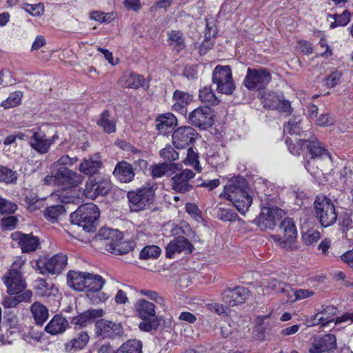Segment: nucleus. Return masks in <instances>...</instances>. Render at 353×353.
Returning a JSON list of instances; mask_svg holds the SVG:
<instances>
[{
    "label": "nucleus",
    "instance_id": "1",
    "mask_svg": "<svg viewBox=\"0 0 353 353\" xmlns=\"http://www.w3.org/2000/svg\"><path fill=\"white\" fill-rule=\"evenodd\" d=\"M220 197L231 201L241 214H245L253 201L248 183L241 176L230 179L220 194Z\"/></svg>",
    "mask_w": 353,
    "mask_h": 353
},
{
    "label": "nucleus",
    "instance_id": "2",
    "mask_svg": "<svg viewBox=\"0 0 353 353\" xmlns=\"http://www.w3.org/2000/svg\"><path fill=\"white\" fill-rule=\"evenodd\" d=\"M100 216L98 207L92 203L81 205L70 214L72 223L81 227L83 230L93 232L97 229V219Z\"/></svg>",
    "mask_w": 353,
    "mask_h": 353
},
{
    "label": "nucleus",
    "instance_id": "3",
    "mask_svg": "<svg viewBox=\"0 0 353 353\" xmlns=\"http://www.w3.org/2000/svg\"><path fill=\"white\" fill-rule=\"evenodd\" d=\"M105 250L116 255H122L131 250V246L122 241L121 232L109 228H101L97 236Z\"/></svg>",
    "mask_w": 353,
    "mask_h": 353
},
{
    "label": "nucleus",
    "instance_id": "4",
    "mask_svg": "<svg viewBox=\"0 0 353 353\" xmlns=\"http://www.w3.org/2000/svg\"><path fill=\"white\" fill-rule=\"evenodd\" d=\"M296 143L299 148H296L294 145L292 146L290 144L289 145V150L291 153L298 154L301 148L303 147L307 148L311 154V158L310 160L305 162V167L311 174H316L314 168L316 159L322 157H327L329 159L331 158L328 151L324 147L321 146V143L315 137H312L310 139H299L297 140Z\"/></svg>",
    "mask_w": 353,
    "mask_h": 353
},
{
    "label": "nucleus",
    "instance_id": "5",
    "mask_svg": "<svg viewBox=\"0 0 353 353\" xmlns=\"http://www.w3.org/2000/svg\"><path fill=\"white\" fill-rule=\"evenodd\" d=\"M316 216L321 226L324 228L334 225L338 214L332 201L323 195L316 196L314 202Z\"/></svg>",
    "mask_w": 353,
    "mask_h": 353
},
{
    "label": "nucleus",
    "instance_id": "6",
    "mask_svg": "<svg viewBox=\"0 0 353 353\" xmlns=\"http://www.w3.org/2000/svg\"><path fill=\"white\" fill-rule=\"evenodd\" d=\"M154 185H147L129 192L127 196L132 211L139 212L149 208L154 201Z\"/></svg>",
    "mask_w": 353,
    "mask_h": 353
},
{
    "label": "nucleus",
    "instance_id": "7",
    "mask_svg": "<svg viewBox=\"0 0 353 353\" xmlns=\"http://www.w3.org/2000/svg\"><path fill=\"white\" fill-rule=\"evenodd\" d=\"M212 83L216 85L218 92L230 95L235 90L232 70L229 65H218L212 72Z\"/></svg>",
    "mask_w": 353,
    "mask_h": 353
},
{
    "label": "nucleus",
    "instance_id": "8",
    "mask_svg": "<svg viewBox=\"0 0 353 353\" xmlns=\"http://www.w3.org/2000/svg\"><path fill=\"white\" fill-rule=\"evenodd\" d=\"M271 79L270 72L265 68H248L243 84L250 90H259L264 88L270 82Z\"/></svg>",
    "mask_w": 353,
    "mask_h": 353
},
{
    "label": "nucleus",
    "instance_id": "9",
    "mask_svg": "<svg viewBox=\"0 0 353 353\" xmlns=\"http://www.w3.org/2000/svg\"><path fill=\"white\" fill-rule=\"evenodd\" d=\"M3 283L7 288L8 295L23 293L27 290V284L23 279L19 268L10 269L2 277Z\"/></svg>",
    "mask_w": 353,
    "mask_h": 353
},
{
    "label": "nucleus",
    "instance_id": "10",
    "mask_svg": "<svg viewBox=\"0 0 353 353\" xmlns=\"http://www.w3.org/2000/svg\"><path fill=\"white\" fill-rule=\"evenodd\" d=\"M285 216V212L274 206L263 207L258 218L254 220L261 230H272L276 222Z\"/></svg>",
    "mask_w": 353,
    "mask_h": 353
},
{
    "label": "nucleus",
    "instance_id": "11",
    "mask_svg": "<svg viewBox=\"0 0 353 353\" xmlns=\"http://www.w3.org/2000/svg\"><path fill=\"white\" fill-rule=\"evenodd\" d=\"M53 178L54 183L63 189L77 187L82 183L84 179L80 174L66 167L58 168Z\"/></svg>",
    "mask_w": 353,
    "mask_h": 353
},
{
    "label": "nucleus",
    "instance_id": "12",
    "mask_svg": "<svg viewBox=\"0 0 353 353\" xmlns=\"http://www.w3.org/2000/svg\"><path fill=\"white\" fill-rule=\"evenodd\" d=\"M213 110L208 105L199 106L190 112L189 123L200 129L205 130L211 127L214 123Z\"/></svg>",
    "mask_w": 353,
    "mask_h": 353
},
{
    "label": "nucleus",
    "instance_id": "13",
    "mask_svg": "<svg viewBox=\"0 0 353 353\" xmlns=\"http://www.w3.org/2000/svg\"><path fill=\"white\" fill-rule=\"evenodd\" d=\"M197 136V132L192 127H179L172 134V143L178 149L185 148L193 143Z\"/></svg>",
    "mask_w": 353,
    "mask_h": 353
},
{
    "label": "nucleus",
    "instance_id": "14",
    "mask_svg": "<svg viewBox=\"0 0 353 353\" xmlns=\"http://www.w3.org/2000/svg\"><path fill=\"white\" fill-rule=\"evenodd\" d=\"M123 333L121 323L112 321L100 319L95 323V334L103 339H114Z\"/></svg>",
    "mask_w": 353,
    "mask_h": 353
},
{
    "label": "nucleus",
    "instance_id": "15",
    "mask_svg": "<svg viewBox=\"0 0 353 353\" xmlns=\"http://www.w3.org/2000/svg\"><path fill=\"white\" fill-rule=\"evenodd\" d=\"M194 250V245L184 236H176L170 241L165 247V257L174 259L176 254L182 252L190 254Z\"/></svg>",
    "mask_w": 353,
    "mask_h": 353
},
{
    "label": "nucleus",
    "instance_id": "16",
    "mask_svg": "<svg viewBox=\"0 0 353 353\" xmlns=\"http://www.w3.org/2000/svg\"><path fill=\"white\" fill-rule=\"evenodd\" d=\"M195 176L194 172L190 169H185L181 172L176 174L171 179L172 188L176 192L181 194L190 192L193 186L190 181Z\"/></svg>",
    "mask_w": 353,
    "mask_h": 353
},
{
    "label": "nucleus",
    "instance_id": "17",
    "mask_svg": "<svg viewBox=\"0 0 353 353\" xmlns=\"http://www.w3.org/2000/svg\"><path fill=\"white\" fill-rule=\"evenodd\" d=\"M111 188V182L108 178H103L96 181L90 179L85 185V194L92 199L100 195H106Z\"/></svg>",
    "mask_w": 353,
    "mask_h": 353
},
{
    "label": "nucleus",
    "instance_id": "18",
    "mask_svg": "<svg viewBox=\"0 0 353 353\" xmlns=\"http://www.w3.org/2000/svg\"><path fill=\"white\" fill-rule=\"evenodd\" d=\"M250 296V292L243 287L228 288L222 294V300L229 306L233 307L243 303Z\"/></svg>",
    "mask_w": 353,
    "mask_h": 353
},
{
    "label": "nucleus",
    "instance_id": "19",
    "mask_svg": "<svg viewBox=\"0 0 353 353\" xmlns=\"http://www.w3.org/2000/svg\"><path fill=\"white\" fill-rule=\"evenodd\" d=\"M336 347L335 336L328 334L314 338L308 351L310 353H323L332 350Z\"/></svg>",
    "mask_w": 353,
    "mask_h": 353
},
{
    "label": "nucleus",
    "instance_id": "20",
    "mask_svg": "<svg viewBox=\"0 0 353 353\" xmlns=\"http://www.w3.org/2000/svg\"><path fill=\"white\" fill-rule=\"evenodd\" d=\"M12 239L17 242L23 252L35 251L39 246V238L31 234H23L21 232H14L11 234Z\"/></svg>",
    "mask_w": 353,
    "mask_h": 353
},
{
    "label": "nucleus",
    "instance_id": "21",
    "mask_svg": "<svg viewBox=\"0 0 353 353\" xmlns=\"http://www.w3.org/2000/svg\"><path fill=\"white\" fill-rule=\"evenodd\" d=\"M193 101V97L189 92L176 90L172 95V109L183 116L187 114V106Z\"/></svg>",
    "mask_w": 353,
    "mask_h": 353
},
{
    "label": "nucleus",
    "instance_id": "22",
    "mask_svg": "<svg viewBox=\"0 0 353 353\" xmlns=\"http://www.w3.org/2000/svg\"><path fill=\"white\" fill-rule=\"evenodd\" d=\"M90 336L85 331L78 332L73 338L64 344V350L68 353H74L83 350L88 343Z\"/></svg>",
    "mask_w": 353,
    "mask_h": 353
},
{
    "label": "nucleus",
    "instance_id": "23",
    "mask_svg": "<svg viewBox=\"0 0 353 353\" xmlns=\"http://www.w3.org/2000/svg\"><path fill=\"white\" fill-rule=\"evenodd\" d=\"M67 276L68 284L70 288L79 292L85 291L90 273L70 270Z\"/></svg>",
    "mask_w": 353,
    "mask_h": 353
},
{
    "label": "nucleus",
    "instance_id": "24",
    "mask_svg": "<svg viewBox=\"0 0 353 353\" xmlns=\"http://www.w3.org/2000/svg\"><path fill=\"white\" fill-rule=\"evenodd\" d=\"M134 311L137 316L144 321L157 317L154 304L144 299H139L135 302Z\"/></svg>",
    "mask_w": 353,
    "mask_h": 353
},
{
    "label": "nucleus",
    "instance_id": "25",
    "mask_svg": "<svg viewBox=\"0 0 353 353\" xmlns=\"http://www.w3.org/2000/svg\"><path fill=\"white\" fill-rule=\"evenodd\" d=\"M101 166V157L95 154L83 160L79 165V171L85 175L92 176L98 173Z\"/></svg>",
    "mask_w": 353,
    "mask_h": 353
},
{
    "label": "nucleus",
    "instance_id": "26",
    "mask_svg": "<svg viewBox=\"0 0 353 353\" xmlns=\"http://www.w3.org/2000/svg\"><path fill=\"white\" fill-rule=\"evenodd\" d=\"M113 174L121 182L129 183L134 179L135 173L131 164L122 161L116 165Z\"/></svg>",
    "mask_w": 353,
    "mask_h": 353
},
{
    "label": "nucleus",
    "instance_id": "27",
    "mask_svg": "<svg viewBox=\"0 0 353 353\" xmlns=\"http://www.w3.org/2000/svg\"><path fill=\"white\" fill-rule=\"evenodd\" d=\"M52 143V140L47 139L43 133L34 132L30 139L32 148L40 154L47 153Z\"/></svg>",
    "mask_w": 353,
    "mask_h": 353
},
{
    "label": "nucleus",
    "instance_id": "28",
    "mask_svg": "<svg viewBox=\"0 0 353 353\" xmlns=\"http://www.w3.org/2000/svg\"><path fill=\"white\" fill-rule=\"evenodd\" d=\"M102 309H90L72 318V323L80 327H86L90 324L96 318L103 316Z\"/></svg>",
    "mask_w": 353,
    "mask_h": 353
},
{
    "label": "nucleus",
    "instance_id": "29",
    "mask_svg": "<svg viewBox=\"0 0 353 353\" xmlns=\"http://www.w3.org/2000/svg\"><path fill=\"white\" fill-rule=\"evenodd\" d=\"M156 128L159 133L165 134L176 125V117L170 112L159 115L155 120Z\"/></svg>",
    "mask_w": 353,
    "mask_h": 353
},
{
    "label": "nucleus",
    "instance_id": "30",
    "mask_svg": "<svg viewBox=\"0 0 353 353\" xmlns=\"http://www.w3.org/2000/svg\"><path fill=\"white\" fill-rule=\"evenodd\" d=\"M336 314V308L334 306L327 305L323 307L322 310L315 314L312 319V325H322L326 326L330 322L334 321V316Z\"/></svg>",
    "mask_w": 353,
    "mask_h": 353
},
{
    "label": "nucleus",
    "instance_id": "31",
    "mask_svg": "<svg viewBox=\"0 0 353 353\" xmlns=\"http://www.w3.org/2000/svg\"><path fill=\"white\" fill-rule=\"evenodd\" d=\"M32 296V291H25L23 293L5 296L3 297L1 304L5 308H14L20 303H30Z\"/></svg>",
    "mask_w": 353,
    "mask_h": 353
},
{
    "label": "nucleus",
    "instance_id": "32",
    "mask_svg": "<svg viewBox=\"0 0 353 353\" xmlns=\"http://www.w3.org/2000/svg\"><path fill=\"white\" fill-rule=\"evenodd\" d=\"M281 230L283 232L284 247H287V243H293L297 237V230L294 221L292 219L286 218L281 223Z\"/></svg>",
    "mask_w": 353,
    "mask_h": 353
},
{
    "label": "nucleus",
    "instance_id": "33",
    "mask_svg": "<svg viewBox=\"0 0 353 353\" xmlns=\"http://www.w3.org/2000/svg\"><path fill=\"white\" fill-rule=\"evenodd\" d=\"M263 291H265L267 294L272 292H281L285 295L286 300L291 299L292 296H290V293L292 292V289L290 286L285 283L279 282V281L271 279H269L266 284L264 285Z\"/></svg>",
    "mask_w": 353,
    "mask_h": 353
},
{
    "label": "nucleus",
    "instance_id": "34",
    "mask_svg": "<svg viewBox=\"0 0 353 353\" xmlns=\"http://www.w3.org/2000/svg\"><path fill=\"white\" fill-rule=\"evenodd\" d=\"M168 46L177 53L185 49L186 45L183 34L179 30H171L168 33Z\"/></svg>",
    "mask_w": 353,
    "mask_h": 353
},
{
    "label": "nucleus",
    "instance_id": "35",
    "mask_svg": "<svg viewBox=\"0 0 353 353\" xmlns=\"http://www.w3.org/2000/svg\"><path fill=\"white\" fill-rule=\"evenodd\" d=\"M30 312L35 323L39 325H42L49 317L48 309L39 302L32 304Z\"/></svg>",
    "mask_w": 353,
    "mask_h": 353
},
{
    "label": "nucleus",
    "instance_id": "36",
    "mask_svg": "<svg viewBox=\"0 0 353 353\" xmlns=\"http://www.w3.org/2000/svg\"><path fill=\"white\" fill-rule=\"evenodd\" d=\"M67 325L68 322L65 318L56 315L48 323L45 330L51 334H57L63 332Z\"/></svg>",
    "mask_w": 353,
    "mask_h": 353
},
{
    "label": "nucleus",
    "instance_id": "37",
    "mask_svg": "<svg viewBox=\"0 0 353 353\" xmlns=\"http://www.w3.org/2000/svg\"><path fill=\"white\" fill-rule=\"evenodd\" d=\"M176 169H179L178 164L163 163L152 165L151 172L153 177L159 178L174 172Z\"/></svg>",
    "mask_w": 353,
    "mask_h": 353
},
{
    "label": "nucleus",
    "instance_id": "38",
    "mask_svg": "<svg viewBox=\"0 0 353 353\" xmlns=\"http://www.w3.org/2000/svg\"><path fill=\"white\" fill-rule=\"evenodd\" d=\"M199 100L208 106H213L219 103L220 101L216 97L210 86H205L199 90Z\"/></svg>",
    "mask_w": 353,
    "mask_h": 353
},
{
    "label": "nucleus",
    "instance_id": "39",
    "mask_svg": "<svg viewBox=\"0 0 353 353\" xmlns=\"http://www.w3.org/2000/svg\"><path fill=\"white\" fill-rule=\"evenodd\" d=\"M105 284V280L101 275L90 273L85 291L92 292H99Z\"/></svg>",
    "mask_w": 353,
    "mask_h": 353
},
{
    "label": "nucleus",
    "instance_id": "40",
    "mask_svg": "<svg viewBox=\"0 0 353 353\" xmlns=\"http://www.w3.org/2000/svg\"><path fill=\"white\" fill-rule=\"evenodd\" d=\"M142 343L139 340L130 339L123 343L114 353H141Z\"/></svg>",
    "mask_w": 353,
    "mask_h": 353
},
{
    "label": "nucleus",
    "instance_id": "41",
    "mask_svg": "<svg viewBox=\"0 0 353 353\" xmlns=\"http://www.w3.org/2000/svg\"><path fill=\"white\" fill-rule=\"evenodd\" d=\"M281 97L270 91L264 92L260 97V100L265 108L274 110L279 104Z\"/></svg>",
    "mask_w": 353,
    "mask_h": 353
},
{
    "label": "nucleus",
    "instance_id": "42",
    "mask_svg": "<svg viewBox=\"0 0 353 353\" xmlns=\"http://www.w3.org/2000/svg\"><path fill=\"white\" fill-rule=\"evenodd\" d=\"M97 125L101 127L108 134L116 131L115 122L110 119V112L108 110L103 111L97 121Z\"/></svg>",
    "mask_w": 353,
    "mask_h": 353
},
{
    "label": "nucleus",
    "instance_id": "43",
    "mask_svg": "<svg viewBox=\"0 0 353 353\" xmlns=\"http://www.w3.org/2000/svg\"><path fill=\"white\" fill-rule=\"evenodd\" d=\"M65 213V208L63 205H51L46 208L44 212L46 219L52 223H54L61 216Z\"/></svg>",
    "mask_w": 353,
    "mask_h": 353
},
{
    "label": "nucleus",
    "instance_id": "44",
    "mask_svg": "<svg viewBox=\"0 0 353 353\" xmlns=\"http://www.w3.org/2000/svg\"><path fill=\"white\" fill-rule=\"evenodd\" d=\"M161 254V249L156 245L145 246L139 254V259L143 260H153L158 259Z\"/></svg>",
    "mask_w": 353,
    "mask_h": 353
},
{
    "label": "nucleus",
    "instance_id": "45",
    "mask_svg": "<svg viewBox=\"0 0 353 353\" xmlns=\"http://www.w3.org/2000/svg\"><path fill=\"white\" fill-rule=\"evenodd\" d=\"M68 257L63 253L54 254L50 259L40 257L36 261V265H67Z\"/></svg>",
    "mask_w": 353,
    "mask_h": 353
},
{
    "label": "nucleus",
    "instance_id": "46",
    "mask_svg": "<svg viewBox=\"0 0 353 353\" xmlns=\"http://www.w3.org/2000/svg\"><path fill=\"white\" fill-rule=\"evenodd\" d=\"M351 14L349 11L345 10L341 14H328L327 19H334V21L330 23V28L333 29L337 26H345L350 21Z\"/></svg>",
    "mask_w": 353,
    "mask_h": 353
},
{
    "label": "nucleus",
    "instance_id": "47",
    "mask_svg": "<svg viewBox=\"0 0 353 353\" xmlns=\"http://www.w3.org/2000/svg\"><path fill=\"white\" fill-rule=\"evenodd\" d=\"M284 131L291 134L300 135L302 131L301 118L300 116H294L284 127Z\"/></svg>",
    "mask_w": 353,
    "mask_h": 353
},
{
    "label": "nucleus",
    "instance_id": "48",
    "mask_svg": "<svg viewBox=\"0 0 353 353\" xmlns=\"http://www.w3.org/2000/svg\"><path fill=\"white\" fill-rule=\"evenodd\" d=\"M145 83L143 76L136 73H130L125 76V86L129 88H138L143 87Z\"/></svg>",
    "mask_w": 353,
    "mask_h": 353
},
{
    "label": "nucleus",
    "instance_id": "49",
    "mask_svg": "<svg viewBox=\"0 0 353 353\" xmlns=\"http://www.w3.org/2000/svg\"><path fill=\"white\" fill-rule=\"evenodd\" d=\"M183 163L187 165L192 166L198 172L201 171V167L199 161V154L192 148H188L186 158L183 160Z\"/></svg>",
    "mask_w": 353,
    "mask_h": 353
},
{
    "label": "nucleus",
    "instance_id": "50",
    "mask_svg": "<svg viewBox=\"0 0 353 353\" xmlns=\"http://www.w3.org/2000/svg\"><path fill=\"white\" fill-rule=\"evenodd\" d=\"M216 216L219 219L223 221H235L238 218V214L232 210L225 208H219Z\"/></svg>",
    "mask_w": 353,
    "mask_h": 353
},
{
    "label": "nucleus",
    "instance_id": "51",
    "mask_svg": "<svg viewBox=\"0 0 353 353\" xmlns=\"http://www.w3.org/2000/svg\"><path fill=\"white\" fill-rule=\"evenodd\" d=\"M17 210V205L0 196V216L10 215Z\"/></svg>",
    "mask_w": 353,
    "mask_h": 353
},
{
    "label": "nucleus",
    "instance_id": "52",
    "mask_svg": "<svg viewBox=\"0 0 353 353\" xmlns=\"http://www.w3.org/2000/svg\"><path fill=\"white\" fill-rule=\"evenodd\" d=\"M16 173L6 167L0 166V182L12 183L17 181Z\"/></svg>",
    "mask_w": 353,
    "mask_h": 353
},
{
    "label": "nucleus",
    "instance_id": "53",
    "mask_svg": "<svg viewBox=\"0 0 353 353\" xmlns=\"http://www.w3.org/2000/svg\"><path fill=\"white\" fill-rule=\"evenodd\" d=\"M21 94L20 92H14L11 93L6 100L2 101L1 106L5 109L17 106L21 103Z\"/></svg>",
    "mask_w": 353,
    "mask_h": 353
},
{
    "label": "nucleus",
    "instance_id": "54",
    "mask_svg": "<svg viewBox=\"0 0 353 353\" xmlns=\"http://www.w3.org/2000/svg\"><path fill=\"white\" fill-rule=\"evenodd\" d=\"M159 154L162 159L168 161H176L179 157V154L170 145L162 149Z\"/></svg>",
    "mask_w": 353,
    "mask_h": 353
},
{
    "label": "nucleus",
    "instance_id": "55",
    "mask_svg": "<svg viewBox=\"0 0 353 353\" xmlns=\"http://www.w3.org/2000/svg\"><path fill=\"white\" fill-rule=\"evenodd\" d=\"M24 201L30 211H35L40 208L39 199L35 194H27Z\"/></svg>",
    "mask_w": 353,
    "mask_h": 353
},
{
    "label": "nucleus",
    "instance_id": "56",
    "mask_svg": "<svg viewBox=\"0 0 353 353\" xmlns=\"http://www.w3.org/2000/svg\"><path fill=\"white\" fill-rule=\"evenodd\" d=\"M36 271L42 274L59 275L63 271V266H35Z\"/></svg>",
    "mask_w": 353,
    "mask_h": 353
},
{
    "label": "nucleus",
    "instance_id": "57",
    "mask_svg": "<svg viewBox=\"0 0 353 353\" xmlns=\"http://www.w3.org/2000/svg\"><path fill=\"white\" fill-rule=\"evenodd\" d=\"M158 318L150 319V320H143L139 325V327L141 331L143 332H151L155 330L159 325Z\"/></svg>",
    "mask_w": 353,
    "mask_h": 353
},
{
    "label": "nucleus",
    "instance_id": "58",
    "mask_svg": "<svg viewBox=\"0 0 353 353\" xmlns=\"http://www.w3.org/2000/svg\"><path fill=\"white\" fill-rule=\"evenodd\" d=\"M79 161L77 156H70L69 154H64L61 156L55 163L56 165L72 166L76 164Z\"/></svg>",
    "mask_w": 353,
    "mask_h": 353
},
{
    "label": "nucleus",
    "instance_id": "59",
    "mask_svg": "<svg viewBox=\"0 0 353 353\" xmlns=\"http://www.w3.org/2000/svg\"><path fill=\"white\" fill-rule=\"evenodd\" d=\"M339 225L341 232L349 228H352L353 226V220L351 214L348 213L343 214L339 219Z\"/></svg>",
    "mask_w": 353,
    "mask_h": 353
},
{
    "label": "nucleus",
    "instance_id": "60",
    "mask_svg": "<svg viewBox=\"0 0 353 353\" xmlns=\"http://www.w3.org/2000/svg\"><path fill=\"white\" fill-rule=\"evenodd\" d=\"M313 294L314 292L308 290L300 289L295 292H293L292 290V292L290 293V296H292V298L289 301L293 302L298 299H303L310 297Z\"/></svg>",
    "mask_w": 353,
    "mask_h": 353
},
{
    "label": "nucleus",
    "instance_id": "61",
    "mask_svg": "<svg viewBox=\"0 0 353 353\" xmlns=\"http://www.w3.org/2000/svg\"><path fill=\"white\" fill-rule=\"evenodd\" d=\"M18 219L14 216H8L1 220V226L3 230H11L15 228Z\"/></svg>",
    "mask_w": 353,
    "mask_h": 353
},
{
    "label": "nucleus",
    "instance_id": "62",
    "mask_svg": "<svg viewBox=\"0 0 353 353\" xmlns=\"http://www.w3.org/2000/svg\"><path fill=\"white\" fill-rule=\"evenodd\" d=\"M139 293L143 295L147 296L148 299H150L152 301H155L157 303L159 304H163L164 303V299L159 294L155 291L150 290H141L139 291Z\"/></svg>",
    "mask_w": 353,
    "mask_h": 353
},
{
    "label": "nucleus",
    "instance_id": "63",
    "mask_svg": "<svg viewBox=\"0 0 353 353\" xmlns=\"http://www.w3.org/2000/svg\"><path fill=\"white\" fill-rule=\"evenodd\" d=\"M34 288L39 296H47L49 294L48 284L44 279H37L34 282Z\"/></svg>",
    "mask_w": 353,
    "mask_h": 353
},
{
    "label": "nucleus",
    "instance_id": "64",
    "mask_svg": "<svg viewBox=\"0 0 353 353\" xmlns=\"http://www.w3.org/2000/svg\"><path fill=\"white\" fill-rule=\"evenodd\" d=\"M341 73L338 71L332 72L325 79V83L329 88H333L339 83Z\"/></svg>",
    "mask_w": 353,
    "mask_h": 353
}]
</instances>
